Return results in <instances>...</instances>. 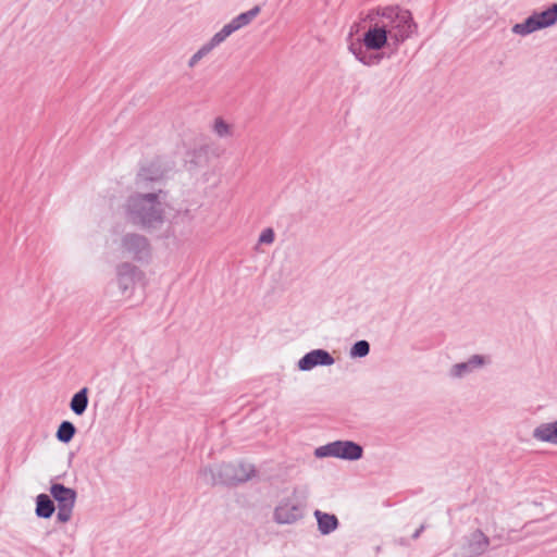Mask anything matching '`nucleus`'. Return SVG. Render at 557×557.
<instances>
[{
	"instance_id": "nucleus-1",
	"label": "nucleus",
	"mask_w": 557,
	"mask_h": 557,
	"mask_svg": "<svg viewBox=\"0 0 557 557\" xmlns=\"http://www.w3.org/2000/svg\"><path fill=\"white\" fill-rule=\"evenodd\" d=\"M165 175V171L152 162L148 166L141 168L136 175V191L131 194L124 206L126 219L134 225L143 228H157L164 222V209L160 202L163 194L161 188H157Z\"/></svg>"
},
{
	"instance_id": "nucleus-2",
	"label": "nucleus",
	"mask_w": 557,
	"mask_h": 557,
	"mask_svg": "<svg viewBox=\"0 0 557 557\" xmlns=\"http://www.w3.org/2000/svg\"><path fill=\"white\" fill-rule=\"evenodd\" d=\"M375 16L386 25V34L398 46L417 34L418 25L409 10L398 5H388L376 10Z\"/></svg>"
},
{
	"instance_id": "nucleus-3",
	"label": "nucleus",
	"mask_w": 557,
	"mask_h": 557,
	"mask_svg": "<svg viewBox=\"0 0 557 557\" xmlns=\"http://www.w3.org/2000/svg\"><path fill=\"white\" fill-rule=\"evenodd\" d=\"M256 474L255 467L250 463H222L214 468H206L200 471V476L211 485H233L250 480Z\"/></svg>"
},
{
	"instance_id": "nucleus-4",
	"label": "nucleus",
	"mask_w": 557,
	"mask_h": 557,
	"mask_svg": "<svg viewBox=\"0 0 557 557\" xmlns=\"http://www.w3.org/2000/svg\"><path fill=\"white\" fill-rule=\"evenodd\" d=\"M307 497V488L295 487L292 495L283 498L275 507L274 520L280 524H290L301 519Z\"/></svg>"
},
{
	"instance_id": "nucleus-5",
	"label": "nucleus",
	"mask_w": 557,
	"mask_h": 557,
	"mask_svg": "<svg viewBox=\"0 0 557 557\" xmlns=\"http://www.w3.org/2000/svg\"><path fill=\"white\" fill-rule=\"evenodd\" d=\"M362 454V447L351 441H335L314 450V456L318 458L335 457L351 461L360 459Z\"/></svg>"
},
{
	"instance_id": "nucleus-6",
	"label": "nucleus",
	"mask_w": 557,
	"mask_h": 557,
	"mask_svg": "<svg viewBox=\"0 0 557 557\" xmlns=\"http://www.w3.org/2000/svg\"><path fill=\"white\" fill-rule=\"evenodd\" d=\"M123 253L133 259L141 261L150 256V245L148 239L140 234L127 233L121 239Z\"/></svg>"
},
{
	"instance_id": "nucleus-7",
	"label": "nucleus",
	"mask_w": 557,
	"mask_h": 557,
	"mask_svg": "<svg viewBox=\"0 0 557 557\" xmlns=\"http://www.w3.org/2000/svg\"><path fill=\"white\" fill-rule=\"evenodd\" d=\"M369 17L371 25L363 34V45L367 49L376 51L387 44L389 37L386 34V25L381 24L377 17L372 14H370Z\"/></svg>"
},
{
	"instance_id": "nucleus-8",
	"label": "nucleus",
	"mask_w": 557,
	"mask_h": 557,
	"mask_svg": "<svg viewBox=\"0 0 557 557\" xmlns=\"http://www.w3.org/2000/svg\"><path fill=\"white\" fill-rule=\"evenodd\" d=\"M140 277L139 269L129 262H123L116 267L117 285L122 294L132 292Z\"/></svg>"
},
{
	"instance_id": "nucleus-9",
	"label": "nucleus",
	"mask_w": 557,
	"mask_h": 557,
	"mask_svg": "<svg viewBox=\"0 0 557 557\" xmlns=\"http://www.w3.org/2000/svg\"><path fill=\"white\" fill-rule=\"evenodd\" d=\"M335 359L324 349H313L307 352L299 361L298 368L301 371H310L318 366H332Z\"/></svg>"
},
{
	"instance_id": "nucleus-10",
	"label": "nucleus",
	"mask_w": 557,
	"mask_h": 557,
	"mask_svg": "<svg viewBox=\"0 0 557 557\" xmlns=\"http://www.w3.org/2000/svg\"><path fill=\"white\" fill-rule=\"evenodd\" d=\"M260 12V8L258 5L253 7L247 12L240 13L236 17H234L230 23L225 24L216 35L224 41L228 36H231L234 32L239 28L248 25Z\"/></svg>"
},
{
	"instance_id": "nucleus-11",
	"label": "nucleus",
	"mask_w": 557,
	"mask_h": 557,
	"mask_svg": "<svg viewBox=\"0 0 557 557\" xmlns=\"http://www.w3.org/2000/svg\"><path fill=\"white\" fill-rule=\"evenodd\" d=\"M484 363L485 360L483 356L473 355L467 361L454 364L450 368L449 374L451 377L460 379L472 373L475 369L481 368Z\"/></svg>"
},
{
	"instance_id": "nucleus-12",
	"label": "nucleus",
	"mask_w": 557,
	"mask_h": 557,
	"mask_svg": "<svg viewBox=\"0 0 557 557\" xmlns=\"http://www.w3.org/2000/svg\"><path fill=\"white\" fill-rule=\"evenodd\" d=\"M50 494L58 503V507L75 506L77 493L71 487H66L61 483H53L50 486Z\"/></svg>"
},
{
	"instance_id": "nucleus-13",
	"label": "nucleus",
	"mask_w": 557,
	"mask_h": 557,
	"mask_svg": "<svg viewBox=\"0 0 557 557\" xmlns=\"http://www.w3.org/2000/svg\"><path fill=\"white\" fill-rule=\"evenodd\" d=\"M532 436L539 442L557 445V420L554 422L541 423L533 430Z\"/></svg>"
},
{
	"instance_id": "nucleus-14",
	"label": "nucleus",
	"mask_w": 557,
	"mask_h": 557,
	"mask_svg": "<svg viewBox=\"0 0 557 557\" xmlns=\"http://www.w3.org/2000/svg\"><path fill=\"white\" fill-rule=\"evenodd\" d=\"M314 517L318 522V530L323 535H327L338 528L339 522L335 515L315 510Z\"/></svg>"
},
{
	"instance_id": "nucleus-15",
	"label": "nucleus",
	"mask_w": 557,
	"mask_h": 557,
	"mask_svg": "<svg viewBox=\"0 0 557 557\" xmlns=\"http://www.w3.org/2000/svg\"><path fill=\"white\" fill-rule=\"evenodd\" d=\"M88 393L89 389L83 387L72 396L70 408L76 416H83L85 413L89 403Z\"/></svg>"
},
{
	"instance_id": "nucleus-16",
	"label": "nucleus",
	"mask_w": 557,
	"mask_h": 557,
	"mask_svg": "<svg viewBox=\"0 0 557 557\" xmlns=\"http://www.w3.org/2000/svg\"><path fill=\"white\" fill-rule=\"evenodd\" d=\"M55 510L53 500L47 494H39L36 497V509L37 517L48 519Z\"/></svg>"
},
{
	"instance_id": "nucleus-17",
	"label": "nucleus",
	"mask_w": 557,
	"mask_h": 557,
	"mask_svg": "<svg viewBox=\"0 0 557 557\" xmlns=\"http://www.w3.org/2000/svg\"><path fill=\"white\" fill-rule=\"evenodd\" d=\"M488 544V537L481 530H476L471 534L469 543L470 553L479 556L486 550Z\"/></svg>"
},
{
	"instance_id": "nucleus-18",
	"label": "nucleus",
	"mask_w": 557,
	"mask_h": 557,
	"mask_svg": "<svg viewBox=\"0 0 557 557\" xmlns=\"http://www.w3.org/2000/svg\"><path fill=\"white\" fill-rule=\"evenodd\" d=\"M540 29L553 26L557 22V3H554L547 10L533 13Z\"/></svg>"
},
{
	"instance_id": "nucleus-19",
	"label": "nucleus",
	"mask_w": 557,
	"mask_h": 557,
	"mask_svg": "<svg viewBox=\"0 0 557 557\" xmlns=\"http://www.w3.org/2000/svg\"><path fill=\"white\" fill-rule=\"evenodd\" d=\"M223 41L221 38L214 34L213 37L205 44L196 53L191 55L188 61V66L194 67L203 57L209 54L215 47H218Z\"/></svg>"
},
{
	"instance_id": "nucleus-20",
	"label": "nucleus",
	"mask_w": 557,
	"mask_h": 557,
	"mask_svg": "<svg viewBox=\"0 0 557 557\" xmlns=\"http://www.w3.org/2000/svg\"><path fill=\"white\" fill-rule=\"evenodd\" d=\"M539 29L537 20L532 14L524 22L515 24L511 32L516 35L527 36Z\"/></svg>"
},
{
	"instance_id": "nucleus-21",
	"label": "nucleus",
	"mask_w": 557,
	"mask_h": 557,
	"mask_svg": "<svg viewBox=\"0 0 557 557\" xmlns=\"http://www.w3.org/2000/svg\"><path fill=\"white\" fill-rule=\"evenodd\" d=\"M76 426L71 421H62L55 432V437L63 444L70 443L76 434Z\"/></svg>"
},
{
	"instance_id": "nucleus-22",
	"label": "nucleus",
	"mask_w": 557,
	"mask_h": 557,
	"mask_svg": "<svg viewBox=\"0 0 557 557\" xmlns=\"http://www.w3.org/2000/svg\"><path fill=\"white\" fill-rule=\"evenodd\" d=\"M212 131L220 138H226L233 136V127L226 123L222 117H215L212 125Z\"/></svg>"
},
{
	"instance_id": "nucleus-23",
	"label": "nucleus",
	"mask_w": 557,
	"mask_h": 557,
	"mask_svg": "<svg viewBox=\"0 0 557 557\" xmlns=\"http://www.w3.org/2000/svg\"><path fill=\"white\" fill-rule=\"evenodd\" d=\"M369 352H370V344L367 341L361 339V341L356 342L351 346L349 355L351 358H363V357L368 356Z\"/></svg>"
},
{
	"instance_id": "nucleus-24",
	"label": "nucleus",
	"mask_w": 557,
	"mask_h": 557,
	"mask_svg": "<svg viewBox=\"0 0 557 557\" xmlns=\"http://www.w3.org/2000/svg\"><path fill=\"white\" fill-rule=\"evenodd\" d=\"M370 49L364 50V52L358 58V61L364 65H377L382 60V54L369 52Z\"/></svg>"
},
{
	"instance_id": "nucleus-25",
	"label": "nucleus",
	"mask_w": 557,
	"mask_h": 557,
	"mask_svg": "<svg viewBox=\"0 0 557 557\" xmlns=\"http://www.w3.org/2000/svg\"><path fill=\"white\" fill-rule=\"evenodd\" d=\"M74 506H60L58 507L57 519L60 522H67L71 520L73 513Z\"/></svg>"
},
{
	"instance_id": "nucleus-26",
	"label": "nucleus",
	"mask_w": 557,
	"mask_h": 557,
	"mask_svg": "<svg viewBox=\"0 0 557 557\" xmlns=\"http://www.w3.org/2000/svg\"><path fill=\"white\" fill-rule=\"evenodd\" d=\"M274 238H275L274 231L272 228L268 227L261 232V234L259 236V243L270 245L274 242Z\"/></svg>"
},
{
	"instance_id": "nucleus-27",
	"label": "nucleus",
	"mask_w": 557,
	"mask_h": 557,
	"mask_svg": "<svg viewBox=\"0 0 557 557\" xmlns=\"http://www.w3.org/2000/svg\"><path fill=\"white\" fill-rule=\"evenodd\" d=\"M364 50L366 47L363 45V41L351 42L349 46V51L356 57L357 60L364 52Z\"/></svg>"
},
{
	"instance_id": "nucleus-28",
	"label": "nucleus",
	"mask_w": 557,
	"mask_h": 557,
	"mask_svg": "<svg viewBox=\"0 0 557 557\" xmlns=\"http://www.w3.org/2000/svg\"><path fill=\"white\" fill-rule=\"evenodd\" d=\"M424 530V525H421L413 534H412V539H418L420 536V534L422 533V531Z\"/></svg>"
},
{
	"instance_id": "nucleus-29",
	"label": "nucleus",
	"mask_w": 557,
	"mask_h": 557,
	"mask_svg": "<svg viewBox=\"0 0 557 557\" xmlns=\"http://www.w3.org/2000/svg\"><path fill=\"white\" fill-rule=\"evenodd\" d=\"M65 549H66V545H65V544H63V545H62V548L58 552V555H59V556H63V555L65 554Z\"/></svg>"
}]
</instances>
